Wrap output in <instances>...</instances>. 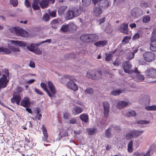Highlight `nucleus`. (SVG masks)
Instances as JSON below:
<instances>
[{
    "label": "nucleus",
    "mask_w": 156,
    "mask_h": 156,
    "mask_svg": "<svg viewBox=\"0 0 156 156\" xmlns=\"http://www.w3.org/2000/svg\"><path fill=\"white\" fill-rule=\"evenodd\" d=\"M10 42L12 44L16 46L20 47H25L27 46V48L29 51L32 52L34 51L35 47H37L40 45H38L39 43L36 44L31 43V44H27V43L23 41L14 40H11L10 41Z\"/></svg>",
    "instance_id": "nucleus-1"
},
{
    "label": "nucleus",
    "mask_w": 156,
    "mask_h": 156,
    "mask_svg": "<svg viewBox=\"0 0 156 156\" xmlns=\"http://www.w3.org/2000/svg\"><path fill=\"white\" fill-rule=\"evenodd\" d=\"M46 83L50 90L51 94L50 92L48 91L46 88V84L44 83H41V87L46 92L49 97L51 98L54 97L55 94L56 93V91L55 90L54 86L53 85L52 82L50 81H48Z\"/></svg>",
    "instance_id": "nucleus-2"
},
{
    "label": "nucleus",
    "mask_w": 156,
    "mask_h": 156,
    "mask_svg": "<svg viewBox=\"0 0 156 156\" xmlns=\"http://www.w3.org/2000/svg\"><path fill=\"white\" fill-rule=\"evenodd\" d=\"M99 37L95 34H83L80 38V40L83 42L91 43L98 40Z\"/></svg>",
    "instance_id": "nucleus-3"
},
{
    "label": "nucleus",
    "mask_w": 156,
    "mask_h": 156,
    "mask_svg": "<svg viewBox=\"0 0 156 156\" xmlns=\"http://www.w3.org/2000/svg\"><path fill=\"white\" fill-rule=\"evenodd\" d=\"M75 27V25L72 23L70 22L67 24L63 25L59 31L60 32L66 33L68 31H72Z\"/></svg>",
    "instance_id": "nucleus-4"
},
{
    "label": "nucleus",
    "mask_w": 156,
    "mask_h": 156,
    "mask_svg": "<svg viewBox=\"0 0 156 156\" xmlns=\"http://www.w3.org/2000/svg\"><path fill=\"white\" fill-rule=\"evenodd\" d=\"M150 45V49L152 51H156V30L152 33Z\"/></svg>",
    "instance_id": "nucleus-5"
},
{
    "label": "nucleus",
    "mask_w": 156,
    "mask_h": 156,
    "mask_svg": "<svg viewBox=\"0 0 156 156\" xmlns=\"http://www.w3.org/2000/svg\"><path fill=\"white\" fill-rule=\"evenodd\" d=\"M145 75L146 78H156V69L153 68H150L146 70Z\"/></svg>",
    "instance_id": "nucleus-6"
},
{
    "label": "nucleus",
    "mask_w": 156,
    "mask_h": 156,
    "mask_svg": "<svg viewBox=\"0 0 156 156\" xmlns=\"http://www.w3.org/2000/svg\"><path fill=\"white\" fill-rule=\"evenodd\" d=\"M69 81L66 83V86L68 88L72 90L76 91L78 89V86L75 83L76 80L73 77Z\"/></svg>",
    "instance_id": "nucleus-7"
},
{
    "label": "nucleus",
    "mask_w": 156,
    "mask_h": 156,
    "mask_svg": "<svg viewBox=\"0 0 156 156\" xmlns=\"http://www.w3.org/2000/svg\"><path fill=\"white\" fill-rule=\"evenodd\" d=\"M143 56L145 60L147 62H151L155 59V54L151 52H145L144 53Z\"/></svg>",
    "instance_id": "nucleus-8"
},
{
    "label": "nucleus",
    "mask_w": 156,
    "mask_h": 156,
    "mask_svg": "<svg viewBox=\"0 0 156 156\" xmlns=\"http://www.w3.org/2000/svg\"><path fill=\"white\" fill-rule=\"evenodd\" d=\"M122 66L125 73L129 74H133L134 71L130 70L132 66L130 62H123L122 64Z\"/></svg>",
    "instance_id": "nucleus-9"
},
{
    "label": "nucleus",
    "mask_w": 156,
    "mask_h": 156,
    "mask_svg": "<svg viewBox=\"0 0 156 156\" xmlns=\"http://www.w3.org/2000/svg\"><path fill=\"white\" fill-rule=\"evenodd\" d=\"M131 15L135 18H139L143 14L142 9L138 8H135L131 11Z\"/></svg>",
    "instance_id": "nucleus-10"
},
{
    "label": "nucleus",
    "mask_w": 156,
    "mask_h": 156,
    "mask_svg": "<svg viewBox=\"0 0 156 156\" xmlns=\"http://www.w3.org/2000/svg\"><path fill=\"white\" fill-rule=\"evenodd\" d=\"M79 14L78 9H76L74 11L69 10L67 12L66 17L68 19H71L73 18L75 16H78Z\"/></svg>",
    "instance_id": "nucleus-11"
},
{
    "label": "nucleus",
    "mask_w": 156,
    "mask_h": 156,
    "mask_svg": "<svg viewBox=\"0 0 156 156\" xmlns=\"http://www.w3.org/2000/svg\"><path fill=\"white\" fill-rule=\"evenodd\" d=\"M7 76L3 74L2 76L0 79V90L2 88L5 87L8 81L7 80Z\"/></svg>",
    "instance_id": "nucleus-12"
},
{
    "label": "nucleus",
    "mask_w": 156,
    "mask_h": 156,
    "mask_svg": "<svg viewBox=\"0 0 156 156\" xmlns=\"http://www.w3.org/2000/svg\"><path fill=\"white\" fill-rule=\"evenodd\" d=\"M109 104L106 102L103 103V107L104 108V113L105 116L107 118L109 115L110 108Z\"/></svg>",
    "instance_id": "nucleus-13"
},
{
    "label": "nucleus",
    "mask_w": 156,
    "mask_h": 156,
    "mask_svg": "<svg viewBox=\"0 0 156 156\" xmlns=\"http://www.w3.org/2000/svg\"><path fill=\"white\" fill-rule=\"evenodd\" d=\"M55 0H42L39 3L42 9H44L47 7L48 3L51 2L54 3Z\"/></svg>",
    "instance_id": "nucleus-14"
},
{
    "label": "nucleus",
    "mask_w": 156,
    "mask_h": 156,
    "mask_svg": "<svg viewBox=\"0 0 156 156\" xmlns=\"http://www.w3.org/2000/svg\"><path fill=\"white\" fill-rule=\"evenodd\" d=\"M30 102L28 97H25L22 101L20 105L24 107H29L30 105Z\"/></svg>",
    "instance_id": "nucleus-15"
},
{
    "label": "nucleus",
    "mask_w": 156,
    "mask_h": 156,
    "mask_svg": "<svg viewBox=\"0 0 156 156\" xmlns=\"http://www.w3.org/2000/svg\"><path fill=\"white\" fill-rule=\"evenodd\" d=\"M134 73L136 74V78L138 82H140L144 79V77L143 75L140 74V73L137 70L136 68L134 71Z\"/></svg>",
    "instance_id": "nucleus-16"
},
{
    "label": "nucleus",
    "mask_w": 156,
    "mask_h": 156,
    "mask_svg": "<svg viewBox=\"0 0 156 156\" xmlns=\"http://www.w3.org/2000/svg\"><path fill=\"white\" fill-rule=\"evenodd\" d=\"M128 24L126 23L122 24L120 27L119 30L121 32L126 34H128Z\"/></svg>",
    "instance_id": "nucleus-17"
},
{
    "label": "nucleus",
    "mask_w": 156,
    "mask_h": 156,
    "mask_svg": "<svg viewBox=\"0 0 156 156\" xmlns=\"http://www.w3.org/2000/svg\"><path fill=\"white\" fill-rule=\"evenodd\" d=\"M122 114L128 117H133L136 116L135 112L133 110H127L124 111L122 112Z\"/></svg>",
    "instance_id": "nucleus-18"
},
{
    "label": "nucleus",
    "mask_w": 156,
    "mask_h": 156,
    "mask_svg": "<svg viewBox=\"0 0 156 156\" xmlns=\"http://www.w3.org/2000/svg\"><path fill=\"white\" fill-rule=\"evenodd\" d=\"M26 33V31L22 28L19 27H16L15 34L18 35L22 37H24Z\"/></svg>",
    "instance_id": "nucleus-19"
},
{
    "label": "nucleus",
    "mask_w": 156,
    "mask_h": 156,
    "mask_svg": "<svg viewBox=\"0 0 156 156\" xmlns=\"http://www.w3.org/2000/svg\"><path fill=\"white\" fill-rule=\"evenodd\" d=\"M102 9L99 7H95L93 9L94 15L96 16H99L102 13Z\"/></svg>",
    "instance_id": "nucleus-20"
},
{
    "label": "nucleus",
    "mask_w": 156,
    "mask_h": 156,
    "mask_svg": "<svg viewBox=\"0 0 156 156\" xmlns=\"http://www.w3.org/2000/svg\"><path fill=\"white\" fill-rule=\"evenodd\" d=\"M72 77V76H70L69 75H63L62 77L59 79V80L61 83H65L68 80L70 79Z\"/></svg>",
    "instance_id": "nucleus-21"
},
{
    "label": "nucleus",
    "mask_w": 156,
    "mask_h": 156,
    "mask_svg": "<svg viewBox=\"0 0 156 156\" xmlns=\"http://www.w3.org/2000/svg\"><path fill=\"white\" fill-rule=\"evenodd\" d=\"M94 44L96 47H103L108 44V42L106 40L99 41L94 43Z\"/></svg>",
    "instance_id": "nucleus-22"
},
{
    "label": "nucleus",
    "mask_w": 156,
    "mask_h": 156,
    "mask_svg": "<svg viewBox=\"0 0 156 156\" xmlns=\"http://www.w3.org/2000/svg\"><path fill=\"white\" fill-rule=\"evenodd\" d=\"M128 104V103L125 101H120L117 103L116 107L118 109H121L122 108L125 107Z\"/></svg>",
    "instance_id": "nucleus-23"
},
{
    "label": "nucleus",
    "mask_w": 156,
    "mask_h": 156,
    "mask_svg": "<svg viewBox=\"0 0 156 156\" xmlns=\"http://www.w3.org/2000/svg\"><path fill=\"white\" fill-rule=\"evenodd\" d=\"M72 111L73 114L76 115L82 112L83 109L80 107H76L73 108Z\"/></svg>",
    "instance_id": "nucleus-24"
},
{
    "label": "nucleus",
    "mask_w": 156,
    "mask_h": 156,
    "mask_svg": "<svg viewBox=\"0 0 156 156\" xmlns=\"http://www.w3.org/2000/svg\"><path fill=\"white\" fill-rule=\"evenodd\" d=\"M51 23V27L54 29H57L59 26L58 22L57 19L52 20Z\"/></svg>",
    "instance_id": "nucleus-25"
},
{
    "label": "nucleus",
    "mask_w": 156,
    "mask_h": 156,
    "mask_svg": "<svg viewBox=\"0 0 156 156\" xmlns=\"http://www.w3.org/2000/svg\"><path fill=\"white\" fill-rule=\"evenodd\" d=\"M99 4L100 6L107 7L108 6V2L107 0H100Z\"/></svg>",
    "instance_id": "nucleus-26"
},
{
    "label": "nucleus",
    "mask_w": 156,
    "mask_h": 156,
    "mask_svg": "<svg viewBox=\"0 0 156 156\" xmlns=\"http://www.w3.org/2000/svg\"><path fill=\"white\" fill-rule=\"evenodd\" d=\"M21 97L19 94H14L13 97L11 99V102L13 103H15V101L20 100Z\"/></svg>",
    "instance_id": "nucleus-27"
},
{
    "label": "nucleus",
    "mask_w": 156,
    "mask_h": 156,
    "mask_svg": "<svg viewBox=\"0 0 156 156\" xmlns=\"http://www.w3.org/2000/svg\"><path fill=\"white\" fill-rule=\"evenodd\" d=\"M125 91L124 90H115L112 91L111 92V94L114 96H117L119 95L120 94L124 93Z\"/></svg>",
    "instance_id": "nucleus-28"
},
{
    "label": "nucleus",
    "mask_w": 156,
    "mask_h": 156,
    "mask_svg": "<svg viewBox=\"0 0 156 156\" xmlns=\"http://www.w3.org/2000/svg\"><path fill=\"white\" fill-rule=\"evenodd\" d=\"M80 118L85 122L87 123L88 121V116L85 114H83L80 115Z\"/></svg>",
    "instance_id": "nucleus-29"
},
{
    "label": "nucleus",
    "mask_w": 156,
    "mask_h": 156,
    "mask_svg": "<svg viewBox=\"0 0 156 156\" xmlns=\"http://www.w3.org/2000/svg\"><path fill=\"white\" fill-rule=\"evenodd\" d=\"M145 108L147 111H156V105L147 106L145 107Z\"/></svg>",
    "instance_id": "nucleus-30"
},
{
    "label": "nucleus",
    "mask_w": 156,
    "mask_h": 156,
    "mask_svg": "<svg viewBox=\"0 0 156 156\" xmlns=\"http://www.w3.org/2000/svg\"><path fill=\"white\" fill-rule=\"evenodd\" d=\"M133 130L131 131L128 133L126 135V138L127 139H129L133 138L135 137V136L134 134H133Z\"/></svg>",
    "instance_id": "nucleus-31"
},
{
    "label": "nucleus",
    "mask_w": 156,
    "mask_h": 156,
    "mask_svg": "<svg viewBox=\"0 0 156 156\" xmlns=\"http://www.w3.org/2000/svg\"><path fill=\"white\" fill-rule=\"evenodd\" d=\"M67 9V7L63 6L60 7L58 9V14L60 15L64 13L65 11Z\"/></svg>",
    "instance_id": "nucleus-32"
},
{
    "label": "nucleus",
    "mask_w": 156,
    "mask_h": 156,
    "mask_svg": "<svg viewBox=\"0 0 156 156\" xmlns=\"http://www.w3.org/2000/svg\"><path fill=\"white\" fill-rule=\"evenodd\" d=\"M0 51L3 52L6 54H9L11 53V51L8 48L3 47L0 48Z\"/></svg>",
    "instance_id": "nucleus-33"
},
{
    "label": "nucleus",
    "mask_w": 156,
    "mask_h": 156,
    "mask_svg": "<svg viewBox=\"0 0 156 156\" xmlns=\"http://www.w3.org/2000/svg\"><path fill=\"white\" fill-rule=\"evenodd\" d=\"M133 134H134L135 137H136L143 133L144 131L143 130H141L140 131L134 130H133Z\"/></svg>",
    "instance_id": "nucleus-34"
},
{
    "label": "nucleus",
    "mask_w": 156,
    "mask_h": 156,
    "mask_svg": "<svg viewBox=\"0 0 156 156\" xmlns=\"http://www.w3.org/2000/svg\"><path fill=\"white\" fill-rule=\"evenodd\" d=\"M96 129L95 128H91L87 129V131L89 135H92L95 133L96 131Z\"/></svg>",
    "instance_id": "nucleus-35"
},
{
    "label": "nucleus",
    "mask_w": 156,
    "mask_h": 156,
    "mask_svg": "<svg viewBox=\"0 0 156 156\" xmlns=\"http://www.w3.org/2000/svg\"><path fill=\"white\" fill-rule=\"evenodd\" d=\"M134 57V55L131 52H128L126 55V58L129 60H130L133 58Z\"/></svg>",
    "instance_id": "nucleus-36"
},
{
    "label": "nucleus",
    "mask_w": 156,
    "mask_h": 156,
    "mask_svg": "<svg viewBox=\"0 0 156 156\" xmlns=\"http://www.w3.org/2000/svg\"><path fill=\"white\" fill-rule=\"evenodd\" d=\"M133 142L132 141L130 142L128 145V150L129 152L131 153L133 151Z\"/></svg>",
    "instance_id": "nucleus-37"
},
{
    "label": "nucleus",
    "mask_w": 156,
    "mask_h": 156,
    "mask_svg": "<svg viewBox=\"0 0 156 156\" xmlns=\"http://www.w3.org/2000/svg\"><path fill=\"white\" fill-rule=\"evenodd\" d=\"M82 3L83 5L88 6L91 3V0H82Z\"/></svg>",
    "instance_id": "nucleus-38"
},
{
    "label": "nucleus",
    "mask_w": 156,
    "mask_h": 156,
    "mask_svg": "<svg viewBox=\"0 0 156 156\" xmlns=\"http://www.w3.org/2000/svg\"><path fill=\"white\" fill-rule=\"evenodd\" d=\"M111 129L108 128L105 131V135L107 137H110L112 136V134L111 133Z\"/></svg>",
    "instance_id": "nucleus-39"
},
{
    "label": "nucleus",
    "mask_w": 156,
    "mask_h": 156,
    "mask_svg": "<svg viewBox=\"0 0 156 156\" xmlns=\"http://www.w3.org/2000/svg\"><path fill=\"white\" fill-rule=\"evenodd\" d=\"M150 122L149 121L142 120L137 122V123L139 124H149Z\"/></svg>",
    "instance_id": "nucleus-40"
},
{
    "label": "nucleus",
    "mask_w": 156,
    "mask_h": 156,
    "mask_svg": "<svg viewBox=\"0 0 156 156\" xmlns=\"http://www.w3.org/2000/svg\"><path fill=\"white\" fill-rule=\"evenodd\" d=\"M85 92L86 93L90 95L94 93V91L92 88H89L86 90Z\"/></svg>",
    "instance_id": "nucleus-41"
},
{
    "label": "nucleus",
    "mask_w": 156,
    "mask_h": 156,
    "mask_svg": "<svg viewBox=\"0 0 156 156\" xmlns=\"http://www.w3.org/2000/svg\"><path fill=\"white\" fill-rule=\"evenodd\" d=\"M42 129L44 137L46 139L48 137V136L46 130L44 126H43Z\"/></svg>",
    "instance_id": "nucleus-42"
},
{
    "label": "nucleus",
    "mask_w": 156,
    "mask_h": 156,
    "mask_svg": "<svg viewBox=\"0 0 156 156\" xmlns=\"http://www.w3.org/2000/svg\"><path fill=\"white\" fill-rule=\"evenodd\" d=\"M10 2L14 7H16L18 3L17 0H10Z\"/></svg>",
    "instance_id": "nucleus-43"
},
{
    "label": "nucleus",
    "mask_w": 156,
    "mask_h": 156,
    "mask_svg": "<svg viewBox=\"0 0 156 156\" xmlns=\"http://www.w3.org/2000/svg\"><path fill=\"white\" fill-rule=\"evenodd\" d=\"M112 57V55L111 54L107 53L106 54V57H105V60L106 61H110Z\"/></svg>",
    "instance_id": "nucleus-44"
},
{
    "label": "nucleus",
    "mask_w": 156,
    "mask_h": 156,
    "mask_svg": "<svg viewBox=\"0 0 156 156\" xmlns=\"http://www.w3.org/2000/svg\"><path fill=\"white\" fill-rule=\"evenodd\" d=\"M151 18L149 16H146L144 17L143 19V22L144 23H147L149 22Z\"/></svg>",
    "instance_id": "nucleus-45"
},
{
    "label": "nucleus",
    "mask_w": 156,
    "mask_h": 156,
    "mask_svg": "<svg viewBox=\"0 0 156 156\" xmlns=\"http://www.w3.org/2000/svg\"><path fill=\"white\" fill-rule=\"evenodd\" d=\"M76 123V119L74 118H72L68 122L69 124H75Z\"/></svg>",
    "instance_id": "nucleus-46"
},
{
    "label": "nucleus",
    "mask_w": 156,
    "mask_h": 156,
    "mask_svg": "<svg viewBox=\"0 0 156 156\" xmlns=\"http://www.w3.org/2000/svg\"><path fill=\"white\" fill-rule=\"evenodd\" d=\"M86 76L89 78H91L93 79H95L96 78V75H95V76H93L92 75H91L90 73H87L86 75Z\"/></svg>",
    "instance_id": "nucleus-47"
},
{
    "label": "nucleus",
    "mask_w": 156,
    "mask_h": 156,
    "mask_svg": "<svg viewBox=\"0 0 156 156\" xmlns=\"http://www.w3.org/2000/svg\"><path fill=\"white\" fill-rule=\"evenodd\" d=\"M141 34L138 32L135 34L133 37V39L135 40L139 38Z\"/></svg>",
    "instance_id": "nucleus-48"
},
{
    "label": "nucleus",
    "mask_w": 156,
    "mask_h": 156,
    "mask_svg": "<svg viewBox=\"0 0 156 156\" xmlns=\"http://www.w3.org/2000/svg\"><path fill=\"white\" fill-rule=\"evenodd\" d=\"M38 4H36L33 3L32 4V8L34 10H37L39 9L40 7L38 5Z\"/></svg>",
    "instance_id": "nucleus-49"
},
{
    "label": "nucleus",
    "mask_w": 156,
    "mask_h": 156,
    "mask_svg": "<svg viewBox=\"0 0 156 156\" xmlns=\"http://www.w3.org/2000/svg\"><path fill=\"white\" fill-rule=\"evenodd\" d=\"M41 115L40 114V110L39 109H37V115L36 118H37L38 120H40L41 119Z\"/></svg>",
    "instance_id": "nucleus-50"
},
{
    "label": "nucleus",
    "mask_w": 156,
    "mask_h": 156,
    "mask_svg": "<svg viewBox=\"0 0 156 156\" xmlns=\"http://www.w3.org/2000/svg\"><path fill=\"white\" fill-rule=\"evenodd\" d=\"M11 49L14 52H18L20 51V48H16L15 47H13L11 48Z\"/></svg>",
    "instance_id": "nucleus-51"
},
{
    "label": "nucleus",
    "mask_w": 156,
    "mask_h": 156,
    "mask_svg": "<svg viewBox=\"0 0 156 156\" xmlns=\"http://www.w3.org/2000/svg\"><path fill=\"white\" fill-rule=\"evenodd\" d=\"M148 4L146 2L142 3L140 4V6L143 8H146L148 7Z\"/></svg>",
    "instance_id": "nucleus-52"
},
{
    "label": "nucleus",
    "mask_w": 156,
    "mask_h": 156,
    "mask_svg": "<svg viewBox=\"0 0 156 156\" xmlns=\"http://www.w3.org/2000/svg\"><path fill=\"white\" fill-rule=\"evenodd\" d=\"M51 40L49 39H47L45 41H41L39 43V44H38V45H40V44H43L44 43H50L51 42Z\"/></svg>",
    "instance_id": "nucleus-53"
},
{
    "label": "nucleus",
    "mask_w": 156,
    "mask_h": 156,
    "mask_svg": "<svg viewBox=\"0 0 156 156\" xmlns=\"http://www.w3.org/2000/svg\"><path fill=\"white\" fill-rule=\"evenodd\" d=\"M129 41V38L128 37H125L123 40H122V42L124 44H126Z\"/></svg>",
    "instance_id": "nucleus-54"
},
{
    "label": "nucleus",
    "mask_w": 156,
    "mask_h": 156,
    "mask_svg": "<svg viewBox=\"0 0 156 156\" xmlns=\"http://www.w3.org/2000/svg\"><path fill=\"white\" fill-rule=\"evenodd\" d=\"M56 12L55 11H53L50 12L49 14L51 16L55 17L56 16Z\"/></svg>",
    "instance_id": "nucleus-55"
},
{
    "label": "nucleus",
    "mask_w": 156,
    "mask_h": 156,
    "mask_svg": "<svg viewBox=\"0 0 156 156\" xmlns=\"http://www.w3.org/2000/svg\"><path fill=\"white\" fill-rule=\"evenodd\" d=\"M43 18L44 20L46 21L49 20V17L48 15H45L43 16Z\"/></svg>",
    "instance_id": "nucleus-56"
},
{
    "label": "nucleus",
    "mask_w": 156,
    "mask_h": 156,
    "mask_svg": "<svg viewBox=\"0 0 156 156\" xmlns=\"http://www.w3.org/2000/svg\"><path fill=\"white\" fill-rule=\"evenodd\" d=\"M29 66L33 68H34L35 67L34 62L31 61L30 62Z\"/></svg>",
    "instance_id": "nucleus-57"
},
{
    "label": "nucleus",
    "mask_w": 156,
    "mask_h": 156,
    "mask_svg": "<svg viewBox=\"0 0 156 156\" xmlns=\"http://www.w3.org/2000/svg\"><path fill=\"white\" fill-rule=\"evenodd\" d=\"M35 91L37 94H40V95H42L43 94V93L42 92H41L39 90L37 89V88H34Z\"/></svg>",
    "instance_id": "nucleus-58"
},
{
    "label": "nucleus",
    "mask_w": 156,
    "mask_h": 156,
    "mask_svg": "<svg viewBox=\"0 0 156 156\" xmlns=\"http://www.w3.org/2000/svg\"><path fill=\"white\" fill-rule=\"evenodd\" d=\"M64 117L66 119H68L70 116V114L67 113L65 112L63 115Z\"/></svg>",
    "instance_id": "nucleus-59"
},
{
    "label": "nucleus",
    "mask_w": 156,
    "mask_h": 156,
    "mask_svg": "<svg viewBox=\"0 0 156 156\" xmlns=\"http://www.w3.org/2000/svg\"><path fill=\"white\" fill-rule=\"evenodd\" d=\"M25 3L26 6L27 7H30V5L29 2L27 0H25Z\"/></svg>",
    "instance_id": "nucleus-60"
},
{
    "label": "nucleus",
    "mask_w": 156,
    "mask_h": 156,
    "mask_svg": "<svg viewBox=\"0 0 156 156\" xmlns=\"http://www.w3.org/2000/svg\"><path fill=\"white\" fill-rule=\"evenodd\" d=\"M16 29V27H12L10 28V30L11 32L15 33Z\"/></svg>",
    "instance_id": "nucleus-61"
},
{
    "label": "nucleus",
    "mask_w": 156,
    "mask_h": 156,
    "mask_svg": "<svg viewBox=\"0 0 156 156\" xmlns=\"http://www.w3.org/2000/svg\"><path fill=\"white\" fill-rule=\"evenodd\" d=\"M34 52L38 54H41L42 53V51L40 50H35V51Z\"/></svg>",
    "instance_id": "nucleus-62"
},
{
    "label": "nucleus",
    "mask_w": 156,
    "mask_h": 156,
    "mask_svg": "<svg viewBox=\"0 0 156 156\" xmlns=\"http://www.w3.org/2000/svg\"><path fill=\"white\" fill-rule=\"evenodd\" d=\"M144 98L146 99V100H147L148 102H150V99L148 95H146L145 96V97H144Z\"/></svg>",
    "instance_id": "nucleus-63"
},
{
    "label": "nucleus",
    "mask_w": 156,
    "mask_h": 156,
    "mask_svg": "<svg viewBox=\"0 0 156 156\" xmlns=\"http://www.w3.org/2000/svg\"><path fill=\"white\" fill-rule=\"evenodd\" d=\"M129 26L131 28H133L136 27V24L135 23L130 24Z\"/></svg>",
    "instance_id": "nucleus-64"
}]
</instances>
